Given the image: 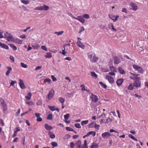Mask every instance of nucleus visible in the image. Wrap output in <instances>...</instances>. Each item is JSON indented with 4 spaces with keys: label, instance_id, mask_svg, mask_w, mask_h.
I'll return each mask as SVG.
<instances>
[{
    "label": "nucleus",
    "instance_id": "obj_1",
    "mask_svg": "<svg viewBox=\"0 0 148 148\" xmlns=\"http://www.w3.org/2000/svg\"><path fill=\"white\" fill-rule=\"evenodd\" d=\"M49 8V6L44 4L42 6H40V7H38L36 8L34 10H45V11L48 10Z\"/></svg>",
    "mask_w": 148,
    "mask_h": 148
},
{
    "label": "nucleus",
    "instance_id": "obj_2",
    "mask_svg": "<svg viewBox=\"0 0 148 148\" xmlns=\"http://www.w3.org/2000/svg\"><path fill=\"white\" fill-rule=\"evenodd\" d=\"M133 68L136 70L138 71V72L143 74V70L142 68L136 64H134L132 66Z\"/></svg>",
    "mask_w": 148,
    "mask_h": 148
},
{
    "label": "nucleus",
    "instance_id": "obj_3",
    "mask_svg": "<svg viewBox=\"0 0 148 148\" xmlns=\"http://www.w3.org/2000/svg\"><path fill=\"white\" fill-rule=\"evenodd\" d=\"M4 35V37L6 38L8 41H12L14 40V38L12 35L9 34L8 32L5 34Z\"/></svg>",
    "mask_w": 148,
    "mask_h": 148
},
{
    "label": "nucleus",
    "instance_id": "obj_4",
    "mask_svg": "<svg viewBox=\"0 0 148 148\" xmlns=\"http://www.w3.org/2000/svg\"><path fill=\"white\" fill-rule=\"evenodd\" d=\"M55 93V92L54 90L53 89H52L49 91V93L47 95L48 99L49 100H50L52 99Z\"/></svg>",
    "mask_w": 148,
    "mask_h": 148
},
{
    "label": "nucleus",
    "instance_id": "obj_5",
    "mask_svg": "<svg viewBox=\"0 0 148 148\" xmlns=\"http://www.w3.org/2000/svg\"><path fill=\"white\" fill-rule=\"evenodd\" d=\"M121 58L122 59V57L120 56L119 57L114 56L113 57L114 60V63L115 64H118L121 62Z\"/></svg>",
    "mask_w": 148,
    "mask_h": 148
},
{
    "label": "nucleus",
    "instance_id": "obj_6",
    "mask_svg": "<svg viewBox=\"0 0 148 148\" xmlns=\"http://www.w3.org/2000/svg\"><path fill=\"white\" fill-rule=\"evenodd\" d=\"M140 80L136 79L135 80L133 83L134 86L138 88L140 86L141 82Z\"/></svg>",
    "mask_w": 148,
    "mask_h": 148
},
{
    "label": "nucleus",
    "instance_id": "obj_7",
    "mask_svg": "<svg viewBox=\"0 0 148 148\" xmlns=\"http://www.w3.org/2000/svg\"><path fill=\"white\" fill-rule=\"evenodd\" d=\"M91 96L90 97V98L91 99L94 103L97 102L98 100V98L97 96L93 94L92 93L91 94Z\"/></svg>",
    "mask_w": 148,
    "mask_h": 148
},
{
    "label": "nucleus",
    "instance_id": "obj_8",
    "mask_svg": "<svg viewBox=\"0 0 148 148\" xmlns=\"http://www.w3.org/2000/svg\"><path fill=\"white\" fill-rule=\"evenodd\" d=\"M130 6L131 7V9L134 11H136L138 9V7L136 3L133 2L130 3Z\"/></svg>",
    "mask_w": 148,
    "mask_h": 148
},
{
    "label": "nucleus",
    "instance_id": "obj_9",
    "mask_svg": "<svg viewBox=\"0 0 148 148\" xmlns=\"http://www.w3.org/2000/svg\"><path fill=\"white\" fill-rule=\"evenodd\" d=\"M108 16L109 17L112 19L114 22H116L117 21L118 18L119 17V16H115L111 14H109Z\"/></svg>",
    "mask_w": 148,
    "mask_h": 148
},
{
    "label": "nucleus",
    "instance_id": "obj_10",
    "mask_svg": "<svg viewBox=\"0 0 148 148\" xmlns=\"http://www.w3.org/2000/svg\"><path fill=\"white\" fill-rule=\"evenodd\" d=\"M111 135V134H110L109 132H105L101 134L102 136L104 138H108Z\"/></svg>",
    "mask_w": 148,
    "mask_h": 148
},
{
    "label": "nucleus",
    "instance_id": "obj_11",
    "mask_svg": "<svg viewBox=\"0 0 148 148\" xmlns=\"http://www.w3.org/2000/svg\"><path fill=\"white\" fill-rule=\"evenodd\" d=\"M21 88L22 89L25 88L26 87L23 81L21 79L19 80V82L18 83Z\"/></svg>",
    "mask_w": 148,
    "mask_h": 148
},
{
    "label": "nucleus",
    "instance_id": "obj_12",
    "mask_svg": "<svg viewBox=\"0 0 148 148\" xmlns=\"http://www.w3.org/2000/svg\"><path fill=\"white\" fill-rule=\"evenodd\" d=\"M106 79L111 84L113 83L114 82V80L113 78L110 76L107 75L106 76Z\"/></svg>",
    "mask_w": 148,
    "mask_h": 148
},
{
    "label": "nucleus",
    "instance_id": "obj_13",
    "mask_svg": "<svg viewBox=\"0 0 148 148\" xmlns=\"http://www.w3.org/2000/svg\"><path fill=\"white\" fill-rule=\"evenodd\" d=\"M98 60V58L96 56V54H95V55L93 56L92 58L90 59V60L91 62L94 63L96 62Z\"/></svg>",
    "mask_w": 148,
    "mask_h": 148
},
{
    "label": "nucleus",
    "instance_id": "obj_14",
    "mask_svg": "<svg viewBox=\"0 0 148 148\" xmlns=\"http://www.w3.org/2000/svg\"><path fill=\"white\" fill-rule=\"evenodd\" d=\"M77 44L79 47L82 49H84L85 47V46L80 41L78 40L77 42Z\"/></svg>",
    "mask_w": 148,
    "mask_h": 148
},
{
    "label": "nucleus",
    "instance_id": "obj_15",
    "mask_svg": "<svg viewBox=\"0 0 148 148\" xmlns=\"http://www.w3.org/2000/svg\"><path fill=\"white\" fill-rule=\"evenodd\" d=\"M108 26L109 29H111L112 30H114L115 32L117 31V29L114 28V25L112 23H110L108 24Z\"/></svg>",
    "mask_w": 148,
    "mask_h": 148
},
{
    "label": "nucleus",
    "instance_id": "obj_16",
    "mask_svg": "<svg viewBox=\"0 0 148 148\" xmlns=\"http://www.w3.org/2000/svg\"><path fill=\"white\" fill-rule=\"evenodd\" d=\"M44 127L45 129L49 131L53 129V127L51 125H49L47 124L45 125Z\"/></svg>",
    "mask_w": 148,
    "mask_h": 148
},
{
    "label": "nucleus",
    "instance_id": "obj_17",
    "mask_svg": "<svg viewBox=\"0 0 148 148\" xmlns=\"http://www.w3.org/2000/svg\"><path fill=\"white\" fill-rule=\"evenodd\" d=\"M123 79H118L116 81V83L117 85L118 86H121L123 82Z\"/></svg>",
    "mask_w": 148,
    "mask_h": 148
},
{
    "label": "nucleus",
    "instance_id": "obj_18",
    "mask_svg": "<svg viewBox=\"0 0 148 148\" xmlns=\"http://www.w3.org/2000/svg\"><path fill=\"white\" fill-rule=\"evenodd\" d=\"M76 19L77 20L83 24L85 23V20L83 19L82 17V16H78L77 18H76Z\"/></svg>",
    "mask_w": 148,
    "mask_h": 148
},
{
    "label": "nucleus",
    "instance_id": "obj_19",
    "mask_svg": "<svg viewBox=\"0 0 148 148\" xmlns=\"http://www.w3.org/2000/svg\"><path fill=\"white\" fill-rule=\"evenodd\" d=\"M95 54V53L92 52H89L87 53L88 58L90 60Z\"/></svg>",
    "mask_w": 148,
    "mask_h": 148
},
{
    "label": "nucleus",
    "instance_id": "obj_20",
    "mask_svg": "<svg viewBox=\"0 0 148 148\" xmlns=\"http://www.w3.org/2000/svg\"><path fill=\"white\" fill-rule=\"evenodd\" d=\"M0 46L2 48L5 49H6L8 50L9 49V47L8 46L2 43L1 42H0Z\"/></svg>",
    "mask_w": 148,
    "mask_h": 148
},
{
    "label": "nucleus",
    "instance_id": "obj_21",
    "mask_svg": "<svg viewBox=\"0 0 148 148\" xmlns=\"http://www.w3.org/2000/svg\"><path fill=\"white\" fill-rule=\"evenodd\" d=\"M7 68L8 69V70L6 72L5 75L7 76L9 75L10 73V71L12 70V69L11 67L9 66H7Z\"/></svg>",
    "mask_w": 148,
    "mask_h": 148
},
{
    "label": "nucleus",
    "instance_id": "obj_22",
    "mask_svg": "<svg viewBox=\"0 0 148 148\" xmlns=\"http://www.w3.org/2000/svg\"><path fill=\"white\" fill-rule=\"evenodd\" d=\"M118 70L119 73L121 74H124L125 73V71L122 69V68L120 67L118 68Z\"/></svg>",
    "mask_w": 148,
    "mask_h": 148
},
{
    "label": "nucleus",
    "instance_id": "obj_23",
    "mask_svg": "<svg viewBox=\"0 0 148 148\" xmlns=\"http://www.w3.org/2000/svg\"><path fill=\"white\" fill-rule=\"evenodd\" d=\"M28 96H25V98L28 100H30L31 99V97L32 96V94L31 92H29L28 94Z\"/></svg>",
    "mask_w": 148,
    "mask_h": 148
},
{
    "label": "nucleus",
    "instance_id": "obj_24",
    "mask_svg": "<svg viewBox=\"0 0 148 148\" xmlns=\"http://www.w3.org/2000/svg\"><path fill=\"white\" fill-rule=\"evenodd\" d=\"M48 134L50 136V138L53 139L55 138V136L54 133L52 132L49 131Z\"/></svg>",
    "mask_w": 148,
    "mask_h": 148
},
{
    "label": "nucleus",
    "instance_id": "obj_25",
    "mask_svg": "<svg viewBox=\"0 0 148 148\" xmlns=\"http://www.w3.org/2000/svg\"><path fill=\"white\" fill-rule=\"evenodd\" d=\"M81 140H79L76 143L75 145H77V147L82 148V147H81Z\"/></svg>",
    "mask_w": 148,
    "mask_h": 148
},
{
    "label": "nucleus",
    "instance_id": "obj_26",
    "mask_svg": "<svg viewBox=\"0 0 148 148\" xmlns=\"http://www.w3.org/2000/svg\"><path fill=\"white\" fill-rule=\"evenodd\" d=\"M81 147H82V148H88L87 145V141L86 140H84V144L81 146Z\"/></svg>",
    "mask_w": 148,
    "mask_h": 148
},
{
    "label": "nucleus",
    "instance_id": "obj_27",
    "mask_svg": "<svg viewBox=\"0 0 148 148\" xmlns=\"http://www.w3.org/2000/svg\"><path fill=\"white\" fill-rule=\"evenodd\" d=\"M110 71L112 72H117V69L115 67L113 66H110Z\"/></svg>",
    "mask_w": 148,
    "mask_h": 148
},
{
    "label": "nucleus",
    "instance_id": "obj_28",
    "mask_svg": "<svg viewBox=\"0 0 148 148\" xmlns=\"http://www.w3.org/2000/svg\"><path fill=\"white\" fill-rule=\"evenodd\" d=\"M45 57L46 58H50L52 57V53H51L47 52L46 53V55L45 56Z\"/></svg>",
    "mask_w": 148,
    "mask_h": 148
},
{
    "label": "nucleus",
    "instance_id": "obj_29",
    "mask_svg": "<svg viewBox=\"0 0 148 148\" xmlns=\"http://www.w3.org/2000/svg\"><path fill=\"white\" fill-rule=\"evenodd\" d=\"M98 145L96 143H92L91 146L90 148H98Z\"/></svg>",
    "mask_w": 148,
    "mask_h": 148
},
{
    "label": "nucleus",
    "instance_id": "obj_30",
    "mask_svg": "<svg viewBox=\"0 0 148 148\" xmlns=\"http://www.w3.org/2000/svg\"><path fill=\"white\" fill-rule=\"evenodd\" d=\"M130 79L135 80L136 79L140 80V78L139 77H135V76H130Z\"/></svg>",
    "mask_w": 148,
    "mask_h": 148
},
{
    "label": "nucleus",
    "instance_id": "obj_31",
    "mask_svg": "<svg viewBox=\"0 0 148 148\" xmlns=\"http://www.w3.org/2000/svg\"><path fill=\"white\" fill-rule=\"evenodd\" d=\"M10 46L12 48L14 51H16L17 49V48L16 47L15 45L12 44H9Z\"/></svg>",
    "mask_w": 148,
    "mask_h": 148
},
{
    "label": "nucleus",
    "instance_id": "obj_32",
    "mask_svg": "<svg viewBox=\"0 0 148 148\" xmlns=\"http://www.w3.org/2000/svg\"><path fill=\"white\" fill-rule=\"evenodd\" d=\"M59 101L61 103L62 105H64V103L65 102V100L62 97H60L59 99Z\"/></svg>",
    "mask_w": 148,
    "mask_h": 148
},
{
    "label": "nucleus",
    "instance_id": "obj_33",
    "mask_svg": "<svg viewBox=\"0 0 148 148\" xmlns=\"http://www.w3.org/2000/svg\"><path fill=\"white\" fill-rule=\"evenodd\" d=\"M55 106H49L48 108L50 109L52 111H54L56 110Z\"/></svg>",
    "mask_w": 148,
    "mask_h": 148
},
{
    "label": "nucleus",
    "instance_id": "obj_34",
    "mask_svg": "<svg viewBox=\"0 0 148 148\" xmlns=\"http://www.w3.org/2000/svg\"><path fill=\"white\" fill-rule=\"evenodd\" d=\"M133 85L132 83L130 84L129 86L128 87V89L130 90H133L134 89Z\"/></svg>",
    "mask_w": 148,
    "mask_h": 148
},
{
    "label": "nucleus",
    "instance_id": "obj_35",
    "mask_svg": "<svg viewBox=\"0 0 148 148\" xmlns=\"http://www.w3.org/2000/svg\"><path fill=\"white\" fill-rule=\"evenodd\" d=\"M99 84L103 88L105 89H106L107 88V85L106 84H104L102 82H99Z\"/></svg>",
    "mask_w": 148,
    "mask_h": 148
},
{
    "label": "nucleus",
    "instance_id": "obj_36",
    "mask_svg": "<svg viewBox=\"0 0 148 148\" xmlns=\"http://www.w3.org/2000/svg\"><path fill=\"white\" fill-rule=\"evenodd\" d=\"M53 115L52 114H49L47 117V119L48 120H51L53 119Z\"/></svg>",
    "mask_w": 148,
    "mask_h": 148
},
{
    "label": "nucleus",
    "instance_id": "obj_37",
    "mask_svg": "<svg viewBox=\"0 0 148 148\" xmlns=\"http://www.w3.org/2000/svg\"><path fill=\"white\" fill-rule=\"evenodd\" d=\"M128 136H129V137L131 138L132 139H133V140L136 141H137V139L135 137L132 136V134H129L128 135Z\"/></svg>",
    "mask_w": 148,
    "mask_h": 148
},
{
    "label": "nucleus",
    "instance_id": "obj_38",
    "mask_svg": "<svg viewBox=\"0 0 148 148\" xmlns=\"http://www.w3.org/2000/svg\"><path fill=\"white\" fill-rule=\"evenodd\" d=\"M32 47L34 49H36L38 48L39 47V46L38 44H35L32 45Z\"/></svg>",
    "mask_w": 148,
    "mask_h": 148
},
{
    "label": "nucleus",
    "instance_id": "obj_39",
    "mask_svg": "<svg viewBox=\"0 0 148 148\" xmlns=\"http://www.w3.org/2000/svg\"><path fill=\"white\" fill-rule=\"evenodd\" d=\"M64 32L63 31H61L59 32H55V34H56L58 36H60Z\"/></svg>",
    "mask_w": 148,
    "mask_h": 148
},
{
    "label": "nucleus",
    "instance_id": "obj_40",
    "mask_svg": "<svg viewBox=\"0 0 148 148\" xmlns=\"http://www.w3.org/2000/svg\"><path fill=\"white\" fill-rule=\"evenodd\" d=\"M20 64L21 66L23 68H27L28 67L27 65L24 64L23 62H21V63Z\"/></svg>",
    "mask_w": 148,
    "mask_h": 148
},
{
    "label": "nucleus",
    "instance_id": "obj_41",
    "mask_svg": "<svg viewBox=\"0 0 148 148\" xmlns=\"http://www.w3.org/2000/svg\"><path fill=\"white\" fill-rule=\"evenodd\" d=\"M95 122H92L88 125V127L92 128L95 127Z\"/></svg>",
    "mask_w": 148,
    "mask_h": 148
},
{
    "label": "nucleus",
    "instance_id": "obj_42",
    "mask_svg": "<svg viewBox=\"0 0 148 148\" xmlns=\"http://www.w3.org/2000/svg\"><path fill=\"white\" fill-rule=\"evenodd\" d=\"M88 120L84 121L82 122L81 124L82 125H84L85 124H87L88 122Z\"/></svg>",
    "mask_w": 148,
    "mask_h": 148
},
{
    "label": "nucleus",
    "instance_id": "obj_43",
    "mask_svg": "<svg viewBox=\"0 0 148 148\" xmlns=\"http://www.w3.org/2000/svg\"><path fill=\"white\" fill-rule=\"evenodd\" d=\"M53 147V148H54V147H56L58 146V144L57 143L53 142L51 143Z\"/></svg>",
    "mask_w": 148,
    "mask_h": 148
},
{
    "label": "nucleus",
    "instance_id": "obj_44",
    "mask_svg": "<svg viewBox=\"0 0 148 148\" xmlns=\"http://www.w3.org/2000/svg\"><path fill=\"white\" fill-rule=\"evenodd\" d=\"M90 73L92 75V76L93 77H97V75L94 72H91Z\"/></svg>",
    "mask_w": 148,
    "mask_h": 148
},
{
    "label": "nucleus",
    "instance_id": "obj_45",
    "mask_svg": "<svg viewBox=\"0 0 148 148\" xmlns=\"http://www.w3.org/2000/svg\"><path fill=\"white\" fill-rule=\"evenodd\" d=\"M21 2L25 4H27L29 3V1L27 0H22L21 1Z\"/></svg>",
    "mask_w": 148,
    "mask_h": 148
},
{
    "label": "nucleus",
    "instance_id": "obj_46",
    "mask_svg": "<svg viewBox=\"0 0 148 148\" xmlns=\"http://www.w3.org/2000/svg\"><path fill=\"white\" fill-rule=\"evenodd\" d=\"M66 130L68 131H74L73 129L69 127H66Z\"/></svg>",
    "mask_w": 148,
    "mask_h": 148
},
{
    "label": "nucleus",
    "instance_id": "obj_47",
    "mask_svg": "<svg viewBox=\"0 0 148 148\" xmlns=\"http://www.w3.org/2000/svg\"><path fill=\"white\" fill-rule=\"evenodd\" d=\"M112 120L109 118H108V119L106 120V122H105L106 123H110L112 122Z\"/></svg>",
    "mask_w": 148,
    "mask_h": 148
},
{
    "label": "nucleus",
    "instance_id": "obj_48",
    "mask_svg": "<svg viewBox=\"0 0 148 148\" xmlns=\"http://www.w3.org/2000/svg\"><path fill=\"white\" fill-rule=\"evenodd\" d=\"M84 28L83 27H81L79 30V33H80L82 32L84 30Z\"/></svg>",
    "mask_w": 148,
    "mask_h": 148
},
{
    "label": "nucleus",
    "instance_id": "obj_49",
    "mask_svg": "<svg viewBox=\"0 0 148 148\" xmlns=\"http://www.w3.org/2000/svg\"><path fill=\"white\" fill-rule=\"evenodd\" d=\"M69 114H66V115H64V117L65 120H67L69 118Z\"/></svg>",
    "mask_w": 148,
    "mask_h": 148
},
{
    "label": "nucleus",
    "instance_id": "obj_50",
    "mask_svg": "<svg viewBox=\"0 0 148 148\" xmlns=\"http://www.w3.org/2000/svg\"><path fill=\"white\" fill-rule=\"evenodd\" d=\"M84 17L86 19H88L90 18L89 15L87 14H85L83 15Z\"/></svg>",
    "mask_w": 148,
    "mask_h": 148
},
{
    "label": "nucleus",
    "instance_id": "obj_51",
    "mask_svg": "<svg viewBox=\"0 0 148 148\" xmlns=\"http://www.w3.org/2000/svg\"><path fill=\"white\" fill-rule=\"evenodd\" d=\"M75 126L77 128H81V126L79 123H76L75 124Z\"/></svg>",
    "mask_w": 148,
    "mask_h": 148
},
{
    "label": "nucleus",
    "instance_id": "obj_52",
    "mask_svg": "<svg viewBox=\"0 0 148 148\" xmlns=\"http://www.w3.org/2000/svg\"><path fill=\"white\" fill-rule=\"evenodd\" d=\"M44 82H47L49 83H50L51 82V80L50 79H46L44 80Z\"/></svg>",
    "mask_w": 148,
    "mask_h": 148
},
{
    "label": "nucleus",
    "instance_id": "obj_53",
    "mask_svg": "<svg viewBox=\"0 0 148 148\" xmlns=\"http://www.w3.org/2000/svg\"><path fill=\"white\" fill-rule=\"evenodd\" d=\"M26 103L31 106L33 105L34 104V102L32 101L26 102Z\"/></svg>",
    "mask_w": 148,
    "mask_h": 148
},
{
    "label": "nucleus",
    "instance_id": "obj_54",
    "mask_svg": "<svg viewBox=\"0 0 148 148\" xmlns=\"http://www.w3.org/2000/svg\"><path fill=\"white\" fill-rule=\"evenodd\" d=\"M80 86L81 87H82V91H85V90H86V89L85 88V85L84 84H82Z\"/></svg>",
    "mask_w": 148,
    "mask_h": 148
},
{
    "label": "nucleus",
    "instance_id": "obj_55",
    "mask_svg": "<svg viewBox=\"0 0 148 148\" xmlns=\"http://www.w3.org/2000/svg\"><path fill=\"white\" fill-rule=\"evenodd\" d=\"M16 83V81L11 80V82L10 83V86H13L14 84Z\"/></svg>",
    "mask_w": 148,
    "mask_h": 148
},
{
    "label": "nucleus",
    "instance_id": "obj_56",
    "mask_svg": "<svg viewBox=\"0 0 148 148\" xmlns=\"http://www.w3.org/2000/svg\"><path fill=\"white\" fill-rule=\"evenodd\" d=\"M41 47V49H42L46 51H47V49L46 47L45 46H42Z\"/></svg>",
    "mask_w": 148,
    "mask_h": 148
},
{
    "label": "nucleus",
    "instance_id": "obj_57",
    "mask_svg": "<svg viewBox=\"0 0 148 148\" xmlns=\"http://www.w3.org/2000/svg\"><path fill=\"white\" fill-rule=\"evenodd\" d=\"M42 104V102L41 101H39L36 103V105L37 106H40Z\"/></svg>",
    "mask_w": 148,
    "mask_h": 148
},
{
    "label": "nucleus",
    "instance_id": "obj_58",
    "mask_svg": "<svg viewBox=\"0 0 148 148\" xmlns=\"http://www.w3.org/2000/svg\"><path fill=\"white\" fill-rule=\"evenodd\" d=\"M36 121L38 122H41L42 121V119L40 117L37 118Z\"/></svg>",
    "mask_w": 148,
    "mask_h": 148
},
{
    "label": "nucleus",
    "instance_id": "obj_59",
    "mask_svg": "<svg viewBox=\"0 0 148 148\" xmlns=\"http://www.w3.org/2000/svg\"><path fill=\"white\" fill-rule=\"evenodd\" d=\"M64 47V49L62 50V53H61V54H63V55H65L66 54V52L65 51V48Z\"/></svg>",
    "mask_w": 148,
    "mask_h": 148
},
{
    "label": "nucleus",
    "instance_id": "obj_60",
    "mask_svg": "<svg viewBox=\"0 0 148 148\" xmlns=\"http://www.w3.org/2000/svg\"><path fill=\"white\" fill-rule=\"evenodd\" d=\"M10 60L12 62H14V57L13 56H10Z\"/></svg>",
    "mask_w": 148,
    "mask_h": 148
},
{
    "label": "nucleus",
    "instance_id": "obj_61",
    "mask_svg": "<svg viewBox=\"0 0 148 148\" xmlns=\"http://www.w3.org/2000/svg\"><path fill=\"white\" fill-rule=\"evenodd\" d=\"M51 77L53 81H56L57 80L56 78L53 75H51Z\"/></svg>",
    "mask_w": 148,
    "mask_h": 148
},
{
    "label": "nucleus",
    "instance_id": "obj_62",
    "mask_svg": "<svg viewBox=\"0 0 148 148\" xmlns=\"http://www.w3.org/2000/svg\"><path fill=\"white\" fill-rule=\"evenodd\" d=\"M122 12H125V13H127V9L125 8H123L122 9Z\"/></svg>",
    "mask_w": 148,
    "mask_h": 148
},
{
    "label": "nucleus",
    "instance_id": "obj_63",
    "mask_svg": "<svg viewBox=\"0 0 148 148\" xmlns=\"http://www.w3.org/2000/svg\"><path fill=\"white\" fill-rule=\"evenodd\" d=\"M71 147V148H74V144L73 142H71L70 143Z\"/></svg>",
    "mask_w": 148,
    "mask_h": 148
},
{
    "label": "nucleus",
    "instance_id": "obj_64",
    "mask_svg": "<svg viewBox=\"0 0 148 148\" xmlns=\"http://www.w3.org/2000/svg\"><path fill=\"white\" fill-rule=\"evenodd\" d=\"M42 68V66H37L35 69V70H38L40 69H41Z\"/></svg>",
    "mask_w": 148,
    "mask_h": 148
}]
</instances>
